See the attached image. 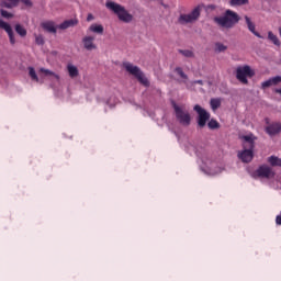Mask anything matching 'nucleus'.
<instances>
[{"mask_svg": "<svg viewBox=\"0 0 281 281\" xmlns=\"http://www.w3.org/2000/svg\"><path fill=\"white\" fill-rule=\"evenodd\" d=\"M93 19H94V18H93V14L89 13L88 16H87V21H88V22H89V21H93Z\"/></svg>", "mask_w": 281, "mask_h": 281, "instance_id": "36", "label": "nucleus"}, {"mask_svg": "<svg viewBox=\"0 0 281 281\" xmlns=\"http://www.w3.org/2000/svg\"><path fill=\"white\" fill-rule=\"evenodd\" d=\"M209 128H211V131H214L216 128H220V124L218 121L212 119L209 123H207Z\"/></svg>", "mask_w": 281, "mask_h": 281, "instance_id": "32", "label": "nucleus"}, {"mask_svg": "<svg viewBox=\"0 0 281 281\" xmlns=\"http://www.w3.org/2000/svg\"><path fill=\"white\" fill-rule=\"evenodd\" d=\"M29 76L33 82H41V79H38V75H36L34 67H29Z\"/></svg>", "mask_w": 281, "mask_h": 281, "instance_id": "26", "label": "nucleus"}, {"mask_svg": "<svg viewBox=\"0 0 281 281\" xmlns=\"http://www.w3.org/2000/svg\"><path fill=\"white\" fill-rule=\"evenodd\" d=\"M173 111L176 113V119L181 126H190L192 117L190 116V112L184 106L173 103Z\"/></svg>", "mask_w": 281, "mask_h": 281, "instance_id": "6", "label": "nucleus"}, {"mask_svg": "<svg viewBox=\"0 0 281 281\" xmlns=\"http://www.w3.org/2000/svg\"><path fill=\"white\" fill-rule=\"evenodd\" d=\"M268 40L271 41V43H273V45H276L277 47H280V38H278V35L273 34V32H268Z\"/></svg>", "mask_w": 281, "mask_h": 281, "instance_id": "24", "label": "nucleus"}, {"mask_svg": "<svg viewBox=\"0 0 281 281\" xmlns=\"http://www.w3.org/2000/svg\"><path fill=\"white\" fill-rule=\"evenodd\" d=\"M244 19H245L247 29L249 30V32H251V34H254V36H257V38H265L260 33L256 31V23L251 21V18L245 15Z\"/></svg>", "mask_w": 281, "mask_h": 281, "instance_id": "14", "label": "nucleus"}, {"mask_svg": "<svg viewBox=\"0 0 281 281\" xmlns=\"http://www.w3.org/2000/svg\"><path fill=\"white\" fill-rule=\"evenodd\" d=\"M0 29L7 32L11 45H16V37L14 36V31L12 30V26L8 22L0 20Z\"/></svg>", "mask_w": 281, "mask_h": 281, "instance_id": "11", "label": "nucleus"}, {"mask_svg": "<svg viewBox=\"0 0 281 281\" xmlns=\"http://www.w3.org/2000/svg\"><path fill=\"white\" fill-rule=\"evenodd\" d=\"M21 0H4L0 3L1 8H8L9 10L12 8H16Z\"/></svg>", "mask_w": 281, "mask_h": 281, "instance_id": "20", "label": "nucleus"}, {"mask_svg": "<svg viewBox=\"0 0 281 281\" xmlns=\"http://www.w3.org/2000/svg\"><path fill=\"white\" fill-rule=\"evenodd\" d=\"M149 117L155 119V114L146 112Z\"/></svg>", "mask_w": 281, "mask_h": 281, "instance_id": "38", "label": "nucleus"}, {"mask_svg": "<svg viewBox=\"0 0 281 281\" xmlns=\"http://www.w3.org/2000/svg\"><path fill=\"white\" fill-rule=\"evenodd\" d=\"M193 111L198 113V126L200 128H204L205 124H207V121L210 120V114L207 110L196 104L194 105Z\"/></svg>", "mask_w": 281, "mask_h": 281, "instance_id": "10", "label": "nucleus"}, {"mask_svg": "<svg viewBox=\"0 0 281 281\" xmlns=\"http://www.w3.org/2000/svg\"><path fill=\"white\" fill-rule=\"evenodd\" d=\"M268 162L273 168H281V158H278V156H270V157H268Z\"/></svg>", "mask_w": 281, "mask_h": 281, "instance_id": "22", "label": "nucleus"}, {"mask_svg": "<svg viewBox=\"0 0 281 281\" xmlns=\"http://www.w3.org/2000/svg\"><path fill=\"white\" fill-rule=\"evenodd\" d=\"M214 52H215L216 54H221V53H223V52H227V46L224 45V44L221 43V42H217V43H215Z\"/></svg>", "mask_w": 281, "mask_h": 281, "instance_id": "28", "label": "nucleus"}, {"mask_svg": "<svg viewBox=\"0 0 281 281\" xmlns=\"http://www.w3.org/2000/svg\"><path fill=\"white\" fill-rule=\"evenodd\" d=\"M75 25H78V20L70 19V20L64 21L57 27H58V30H69V27H74Z\"/></svg>", "mask_w": 281, "mask_h": 281, "instance_id": "19", "label": "nucleus"}, {"mask_svg": "<svg viewBox=\"0 0 281 281\" xmlns=\"http://www.w3.org/2000/svg\"><path fill=\"white\" fill-rule=\"evenodd\" d=\"M95 41V37L88 35L82 38L83 47L88 52H93V49H97L98 46L93 43Z\"/></svg>", "mask_w": 281, "mask_h": 281, "instance_id": "16", "label": "nucleus"}, {"mask_svg": "<svg viewBox=\"0 0 281 281\" xmlns=\"http://www.w3.org/2000/svg\"><path fill=\"white\" fill-rule=\"evenodd\" d=\"M243 140V150L237 153L238 159L243 161V164H249L254 159V148H256V137L254 134H248L241 136Z\"/></svg>", "mask_w": 281, "mask_h": 281, "instance_id": "2", "label": "nucleus"}, {"mask_svg": "<svg viewBox=\"0 0 281 281\" xmlns=\"http://www.w3.org/2000/svg\"><path fill=\"white\" fill-rule=\"evenodd\" d=\"M178 52L184 56V58H194V53L190 49H179Z\"/></svg>", "mask_w": 281, "mask_h": 281, "instance_id": "29", "label": "nucleus"}, {"mask_svg": "<svg viewBox=\"0 0 281 281\" xmlns=\"http://www.w3.org/2000/svg\"><path fill=\"white\" fill-rule=\"evenodd\" d=\"M247 3H249V0H231L229 4L232 7H236V5H247Z\"/></svg>", "mask_w": 281, "mask_h": 281, "instance_id": "30", "label": "nucleus"}, {"mask_svg": "<svg viewBox=\"0 0 281 281\" xmlns=\"http://www.w3.org/2000/svg\"><path fill=\"white\" fill-rule=\"evenodd\" d=\"M24 5H27L29 8H32V0H20Z\"/></svg>", "mask_w": 281, "mask_h": 281, "instance_id": "35", "label": "nucleus"}, {"mask_svg": "<svg viewBox=\"0 0 281 281\" xmlns=\"http://www.w3.org/2000/svg\"><path fill=\"white\" fill-rule=\"evenodd\" d=\"M195 155L198 157L199 168L206 177H216V175H221L225 170V167L214 160L205 149L196 151Z\"/></svg>", "mask_w": 281, "mask_h": 281, "instance_id": "1", "label": "nucleus"}, {"mask_svg": "<svg viewBox=\"0 0 281 281\" xmlns=\"http://www.w3.org/2000/svg\"><path fill=\"white\" fill-rule=\"evenodd\" d=\"M175 74H177V76H179L183 81L184 85H188V75H186V72H183V68L181 67H177L175 68Z\"/></svg>", "mask_w": 281, "mask_h": 281, "instance_id": "23", "label": "nucleus"}, {"mask_svg": "<svg viewBox=\"0 0 281 281\" xmlns=\"http://www.w3.org/2000/svg\"><path fill=\"white\" fill-rule=\"evenodd\" d=\"M117 102H119L117 98L115 95H112L105 101V104L106 106H109V109H114Z\"/></svg>", "mask_w": 281, "mask_h": 281, "instance_id": "27", "label": "nucleus"}, {"mask_svg": "<svg viewBox=\"0 0 281 281\" xmlns=\"http://www.w3.org/2000/svg\"><path fill=\"white\" fill-rule=\"evenodd\" d=\"M192 85H203V80H194L192 81Z\"/></svg>", "mask_w": 281, "mask_h": 281, "instance_id": "37", "label": "nucleus"}, {"mask_svg": "<svg viewBox=\"0 0 281 281\" xmlns=\"http://www.w3.org/2000/svg\"><path fill=\"white\" fill-rule=\"evenodd\" d=\"M266 133L271 137H273V135H279V133H281V123L280 122L271 123L266 127Z\"/></svg>", "mask_w": 281, "mask_h": 281, "instance_id": "15", "label": "nucleus"}, {"mask_svg": "<svg viewBox=\"0 0 281 281\" xmlns=\"http://www.w3.org/2000/svg\"><path fill=\"white\" fill-rule=\"evenodd\" d=\"M105 8L116 14L119 21H122V23H132L133 22V14L124 8V5L114 2V1H108L105 2Z\"/></svg>", "mask_w": 281, "mask_h": 281, "instance_id": "4", "label": "nucleus"}, {"mask_svg": "<svg viewBox=\"0 0 281 281\" xmlns=\"http://www.w3.org/2000/svg\"><path fill=\"white\" fill-rule=\"evenodd\" d=\"M238 21H240L238 13L229 9L226 10L223 15L214 18V23H216L218 27H224V30H232V27H234Z\"/></svg>", "mask_w": 281, "mask_h": 281, "instance_id": "3", "label": "nucleus"}, {"mask_svg": "<svg viewBox=\"0 0 281 281\" xmlns=\"http://www.w3.org/2000/svg\"><path fill=\"white\" fill-rule=\"evenodd\" d=\"M123 67L130 76H133L143 85L144 87H150V81H148V78H146V75H144V71L135 65H133L131 61H124Z\"/></svg>", "mask_w": 281, "mask_h": 281, "instance_id": "5", "label": "nucleus"}, {"mask_svg": "<svg viewBox=\"0 0 281 281\" xmlns=\"http://www.w3.org/2000/svg\"><path fill=\"white\" fill-rule=\"evenodd\" d=\"M201 10H203V4L196 5L190 13L181 14L178 19L181 25H186L188 23H194V21H199V16H201Z\"/></svg>", "mask_w": 281, "mask_h": 281, "instance_id": "7", "label": "nucleus"}, {"mask_svg": "<svg viewBox=\"0 0 281 281\" xmlns=\"http://www.w3.org/2000/svg\"><path fill=\"white\" fill-rule=\"evenodd\" d=\"M211 109L213 111H216V109H218L221 106V100L220 99H211Z\"/></svg>", "mask_w": 281, "mask_h": 281, "instance_id": "31", "label": "nucleus"}, {"mask_svg": "<svg viewBox=\"0 0 281 281\" xmlns=\"http://www.w3.org/2000/svg\"><path fill=\"white\" fill-rule=\"evenodd\" d=\"M55 94L57 95V98H60V94H58V92H55Z\"/></svg>", "mask_w": 281, "mask_h": 281, "instance_id": "39", "label": "nucleus"}, {"mask_svg": "<svg viewBox=\"0 0 281 281\" xmlns=\"http://www.w3.org/2000/svg\"><path fill=\"white\" fill-rule=\"evenodd\" d=\"M0 14H1V16H3L4 19H12V13H10V12L3 10V9L0 10Z\"/></svg>", "mask_w": 281, "mask_h": 281, "instance_id": "34", "label": "nucleus"}, {"mask_svg": "<svg viewBox=\"0 0 281 281\" xmlns=\"http://www.w3.org/2000/svg\"><path fill=\"white\" fill-rule=\"evenodd\" d=\"M280 82L281 76L271 77L261 83V88L268 89V87H276V85H280Z\"/></svg>", "mask_w": 281, "mask_h": 281, "instance_id": "17", "label": "nucleus"}, {"mask_svg": "<svg viewBox=\"0 0 281 281\" xmlns=\"http://www.w3.org/2000/svg\"><path fill=\"white\" fill-rule=\"evenodd\" d=\"M89 32H92L93 34H104V26H102V24H91L89 26Z\"/></svg>", "mask_w": 281, "mask_h": 281, "instance_id": "21", "label": "nucleus"}, {"mask_svg": "<svg viewBox=\"0 0 281 281\" xmlns=\"http://www.w3.org/2000/svg\"><path fill=\"white\" fill-rule=\"evenodd\" d=\"M36 45H45V37L43 35H35Z\"/></svg>", "mask_w": 281, "mask_h": 281, "instance_id": "33", "label": "nucleus"}, {"mask_svg": "<svg viewBox=\"0 0 281 281\" xmlns=\"http://www.w3.org/2000/svg\"><path fill=\"white\" fill-rule=\"evenodd\" d=\"M15 32L22 38L27 36V30H25V27H23V25H21V24H15Z\"/></svg>", "mask_w": 281, "mask_h": 281, "instance_id": "25", "label": "nucleus"}, {"mask_svg": "<svg viewBox=\"0 0 281 281\" xmlns=\"http://www.w3.org/2000/svg\"><path fill=\"white\" fill-rule=\"evenodd\" d=\"M254 70L249 66H239L236 69V78L241 85H247L249 82L247 78H252Z\"/></svg>", "mask_w": 281, "mask_h": 281, "instance_id": "9", "label": "nucleus"}, {"mask_svg": "<svg viewBox=\"0 0 281 281\" xmlns=\"http://www.w3.org/2000/svg\"><path fill=\"white\" fill-rule=\"evenodd\" d=\"M42 27L49 34H56V30L58 26H56V23H54V21H46L42 23Z\"/></svg>", "mask_w": 281, "mask_h": 281, "instance_id": "18", "label": "nucleus"}, {"mask_svg": "<svg viewBox=\"0 0 281 281\" xmlns=\"http://www.w3.org/2000/svg\"><path fill=\"white\" fill-rule=\"evenodd\" d=\"M41 74H44V76L48 77V80H50V82H61V78L60 75L47 69V68H40Z\"/></svg>", "mask_w": 281, "mask_h": 281, "instance_id": "12", "label": "nucleus"}, {"mask_svg": "<svg viewBox=\"0 0 281 281\" xmlns=\"http://www.w3.org/2000/svg\"><path fill=\"white\" fill-rule=\"evenodd\" d=\"M254 179H273L276 177V171L267 165H261L252 173Z\"/></svg>", "mask_w": 281, "mask_h": 281, "instance_id": "8", "label": "nucleus"}, {"mask_svg": "<svg viewBox=\"0 0 281 281\" xmlns=\"http://www.w3.org/2000/svg\"><path fill=\"white\" fill-rule=\"evenodd\" d=\"M66 71L71 80H76L80 76V70L78 66L74 65L72 63H68L66 65Z\"/></svg>", "mask_w": 281, "mask_h": 281, "instance_id": "13", "label": "nucleus"}]
</instances>
